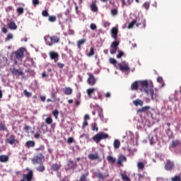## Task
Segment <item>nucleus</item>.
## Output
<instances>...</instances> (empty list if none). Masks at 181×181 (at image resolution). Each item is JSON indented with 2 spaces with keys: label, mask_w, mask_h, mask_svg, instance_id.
<instances>
[{
  "label": "nucleus",
  "mask_w": 181,
  "mask_h": 181,
  "mask_svg": "<svg viewBox=\"0 0 181 181\" xmlns=\"http://www.w3.org/2000/svg\"><path fill=\"white\" fill-rule=\"evenodd\" d=\"M157 81H158V83H163V78L162 77H160V76H158L157 78Z\"/></svg>",
  "instance_id": "nucleus-59"
},
{
  "label": "nucleus",
  "mask_w": 181,
  "mask_h": 181,
  "mask_svg": "<svg viewBox=\"0 0 181 181\" xmlns=\"http://www.w3.org/2000/svg\"><path fill=\"white\" fill-rule=\"evenodd\" d=\"M143 6L145 8V9H146V11H148V9H149V3L145 2L143 4Z\"/></svg>",
  "instance_id": "nucleus-57"
},
{
  "label": "nucleus",
  "mask_w": 181,
  "mask_h": 181,
  "mask_svg": "<svg viewBox=\"0 0 181 181\" xmlns=\"http://www.w3.org/2000/svg\"><path fill=\"white\" fill-rule=\"evenodd\" d=\"M141 91L145 93L148 97H151V100H156L158 98V94L153 92V86L152 83L148 82V81H142L141 82Z\"/></svg>",
  "instance_id": "nucleus-1"
},
{
  "label": "nucleus",
  "mask_w": 181,
  "mask_h": 181,
  "mask_svg": "<svg viewBox=\"0 0 181 181\" xmlns=\"http://www.w3.org/2000/svg\"><path fill=\"white\" fill-rule=\"evenodd\" d=\"M16 12H17V13H18V15H23V13L24 12V9L23 7H18L16 9Z\"/></svg>",
  "instance_id": "nucleus-38"
},
{
  "label": "nucleus",
  "mask_w": 181,
  "mask_h": 181,
  "mask_svg": "<svg viewBox=\"0 0 181 181\" xmlns=\"http://www.w3.org/2000/svg\"><path fill=\"white\" fill-rule=\"evenodd\" d=\"M44 40L48 46H53V45H56V43H59L60 37L58 35H46L44 37Z\"/></svg>",
  "instance_id": "nucleus-2"
},
{
  "label": "nucleus",
  "mask_w": 181,
  "mask_h": 181,
  "mask_svg": "<svg viewBox=\"0 0 181 181\" xmlns=\"http://www.w3.org/2000/svg\"><path fill=\"white\" fill-rule=\"evenodd\" d=\"M133 104L136 107H138V105H139L140 107H142V105H144V101H142L141 99H136L135 100H133Z\"/></svg>",
  "instance_id": "nucleus-23"
},
{
  "label": "nucleus",
  "mask_w": 181,
  "mask_h": 181,
  "mask_svg": "<svg viewBox=\"0 0 181 181\" xmlns=\"http://www.w3.org/2000/svg\"><path fill=\"white\" fill-rule=\"evenodd\" d=\"M110 13L112 16H116V15H118V10L117 8H112Z\"/></svg>",
  "instance_id": "nucleus-37"
},
{
  "label": "nucleus",
  "mask_w": 181,
  "mask_h": 181,
  "mask_svg": "<svg viewBox=\"0 0 181 181\" xmlns=\"http://www.w3.org/2000/svg\"><path fill=\"white\" fill-rule=\"evenodd\" d=\"M174 167L175 163H173V161H170V160H168L165 164V170H172V169H173Z\"/></svg>",
  "instance_id": "nucleus-14"
},
{
  "label": "nucleus",
  "mask_w": 181,
  "mask_h": 181,
  "mask_svg": "<svg viewBox=\"0 0 181 181\" xmlns=\"http://www.w3.org/2000/svg\"><path fill=\"white\" fill-rule=\"evenodd\" d=\"M134 25H136V26H139V25H142V23H136V20H133L131 23H129L128 29H131V28H134Z\"/></svg>",
  "instance_id": "nucleus-21"
},
{
  "label": "nucleus",
  "mask_w": 181,
  "mask_h": 181,
  "mask_svg": "<svg viewBox=\"0 0 181 181\" xmlns=\"http://www.w3.org/2000/svg\"><path fill=\"white\" fill-rule=\"evenodd\" d=\"M13 38V35L12 34H11V33H8L7 35L6 38V42H8V41L12 40Z\"/></svg>",
  "instance_id": "nucleus-49"
},
{
  "label": "nucleus",
  "mask_w": 181,
  "mask_h": 181,
  "mask_svg": "<svg viewBox=\"0 0 181 181\" xmlns=\"http://www.w3.org/2000/svg\"><path fill=\"white\" fill-rule=\"evenodd\" d=\"M118 46H119V42L114 41L112 42V44L110 45V54H115V53H117V51L119 49Z\"/></svg>",
  "instance_id": "nucleus-4"
},
{
  "label": "nucleus",
  "mask_w": 181,
  "mask_h": 181,
  "mask_svg": "<svg viewBox=\"0 0 181 181\" xmlns=\"http://www.w3.org/2000/svg\"><path fill=\"white\" fill-rule=\"evenodd\" d=\"M32 129V127H30V126H28V125H25V127H23V130L25 131V132L27 134H29V130Z\"/></svg>",
  "instance_id": "nucleus-46"
},
{
  "label": "nucleus",
  "mask_w": 181,
  "mask_h": 181,
  "mask_svg": "<svg viewBox=\"0 0 181 181\" xmlns=\"http://www.w3.org/2000/svg\"><path fill=\"white\" fill-rule=\"evenodd\" d=\"M137 167L139 170H144V169H145V164L143 162H139L137 163Z\"/></svg>",
  "instance_id": "nucleus-33"
},
{
  "label": "nucleus",
  "mask_w": 181,
  "mask_h": 181,
  "mask_svg": "<svg viewBox=\"0 0 181 181\" xmlns=\"http://www.w3.org/2000/svg\"><path fill=\"white\" fill-rule=\"evenodd\" d=\"M113 146L115 149L119 148V146H121V142L118 139H115L113 142Z\"/></svg>",
  "instance_id": "nucleus-28"
},
{
  "label": "nucleus",
  "mask_w": 181,
  "mask_h": 181,
  "mask_svg": "<svg viewBox=\"0 0 181 181\" xmlns=\"http://www.w3.org/2000/svg\"><path fill=\"white\" fill-rule=\"evenodd\" d=\"M43 159H45V156L42 153H40L37 156H35L31 160L34 165H36L37 163H42Z\"/></svg>",
  "instance_id": "nucleus-5"
},
{
  "label": "nucleus",
  "mask_w": 181,
  "mask_h": 181,
  "mask_svg": "<svg viewBox=\"0 0 181 181\" xmlns=\"http://www.w3.org/2000/svg\"><path fill=\"white\" fill-rule=\"evenodd\" d=\"M120 176L122 177V180L124 181H131V179L127 177L126 174L120 173Z\"/></svg>",
  "instance_id": "nucleus-35"
},
{
  "label": "nucleus",
  "mask_w": 181,
  "mask_h": 181,
  "mask_svg": "<svg viewBox=\"0 0 181 181\" xmlns=\"http://www.w3.org/2000/svg\"><path fill=\"white\" fill-rule=\"evenodd\" d=\"M148 110H151V107L144 106V107L137 110V114H139L141 112H146V111H148Z\"/></svg>",
  "instance_id": "nucleus-24"
},
{
  "label": "nucleus",
  "mask_w": 181,
  "mask_h": 181,
  "mask_svg": "<svg viewBox=\"0 0 181 181\" xmlns=\"http://www.w3.org/2000/svg\"><path fill=\"white\" fill-rule=\"evenodd\" d=\"M87 83L89 86H95V83H97V78H95L93 74H89V77L87 79Z\"/></svg>",
  "instance_id": "nucleus-10"
},
{
  "label": "nucleus",
  "mask_w": 181,
  "mask_h": 181,
  "mask_svg": "<svg viewBox=\"0 0 181 181\" xmlns=\"http://www.w3.org/2000/svg\"><path fill=\"white\" fill-rule=\"evenodd\" d=\"M52 115L56 118V119H57V117H59V110H54L52 112Z\"/></svg>",
  "instance_id": "nucleus-50"
},
{
  "label": "nucleus",
  "mask_w": 181,
  "mask_h": 181,
  "mask_svg": "<svg viewBox=\"0 0 181 181\" xmlns=\"http://www.w3.org/2000/svg\"><path fill=\"white\" fill-rule=\"evenodd\" d=\"M23 94L28 98H29L30 97H32V93L28 92V90L26 89L23 90Z\"/></svg>",
  "instance_id": "nucleus-36"
},
{
  "label": "nucleus",
  "mask_w": 181,
  "mask_h": 181,
  "mask_svg": "<svg viewBox=\"0 0 181 181\" xmlns=\"http://www.w3.org/2000/svg\"><path fill=\"white\" fill-rule=\"evenodd\" d=\"M94 91H95V88H90L86 90V93L89 98H93V95L94 94Z\"/></svg>",
  "instance_id": "nucleus-18"
},
{
  "label": "nucleus",
  "mask_w": 181,
  "mask_h": 181,
  "mask_svg": "<svg viewBox=\"0 0 181 181\" xmlns=\"http://www.w3.org/2000/svg\"><path fill=\"white\" fill-rule=\"evenodd\" d=\"M33 5H39V0H33Z\"/></svg>",
  "instance_id": "nucleus-64"
},
{
  "label": "nucleus",
  "mask_w": 181,
  "mask_h": 181,
  "mask_svg": "<svg viewBox=\"0 0 181 181\" xmlns=\"http://www.w3.org/2000/svg\"><path fill=\"white\" fill-rule=\"evenodd\" d=\"M96 176L98 179L104 180L105 179H107V177H110V173H108L107 171H105V173L98 172L96 173Z\"/></svg>",
  "instance_id": "nucleus-9"
},
{
  "label": "nucleus",
  "mask_w": 181,
  "mask_h": 181,
  "mask_svg": "<svg viewBox=\"0 0 181 181\" xmlns=\"http://www.w3.org/2000/svg\"><path fill=\"white\" fill-rule=\"evenodd\" d=\"M150 144L151 145H155V144H156V141H155V139H153V137L151 138Z\"/></svg>",
  "instance_id": "nucleus-61"
},
{
  "label": "nucleus",
  "mask_w": 181,
  "mask_h": 181,
  "mask_svg": "<svg viewBox=\"0 0 181 181\" xmlns=\"http://www.w3.org/2000/svg\"><path fill=\"white\" fill-rule=\"evenodd\" d=\"M8 160H9V157L8 156H5V155L0 156V162H1V163H5Z\"/></svg>",
  "instance_id": "nucleus-27"
},
{
  "label": "nucleus",
  "mask_w": 181,
  "mask_h": 181,
  "mask_svg": "<svg viewBox=\"0 0 181 181\" xmlns=\"http://www.w3.org/2000/svg\"><path fill=\"white\" fill-rule=\"evenodd\" d=\"M80 138L82 139V138H85V139H88L90 138V136H88V134H81L80 136Z\"/></svg>",
  "instance_id": "nucleus-54"
},
{
  "label": "nucleus",
  "mask_w": 181,
  "mask_h": 181,
  "mask_svg": "<svg viewBox=\"0 0 181 181\" xmlns=\"http://www.w3.org/2000/svg\"><path fill=\"white\" fill-rule=\"evenodd\" d=\"M107 160L109 162V163H115V158L112 157V156H107Z\"/></svg>",
  "instance_id": "nucleus-31"
},
{
  "label": "nucleus",
  "mask_w": 181,
  "mask_h": 181,
  "mask_svg": "<svg viewBox=\"0 0 181 181\" xmlns=\"http://www.w3.org/2000/svg\"><path fill=\"white\" fill-rule=\"evenodd\" d=\"M11 73H12V74H14V76H23V74H25V73H23V71H19L15 68L11 69Z\"/></svg>",
  "instance_id": "nucleus-19"
},
{
  "label": "nucleus",
  "mask_w": 181,
  "mask_h": 181,
  "mask_svg": "<svg viewBox=\"0 0 181 181\" xmlns=\"http://www.w3.org/2000/svg\"><path fill=\"white\" fill-rule=\"evenodd\" d=\"M56 19H57L56 16H48L49 22H54Z\"/></svg>",
  "instance_id": "nucleus-40"
},
{
  "label": "nucleus",
  "mask_w": 181,
  "mask_h": 181,
  "mask_svg": "<svg viewBox=\"0 0 181 181\" xmlns=\"http://www.w3.org/2000/svg\"><path fill=\"white\" fill-rule=\"evenodd\" d=\"M127 162V156L122 154H119L118 156V159L117 163L119 165V166H122V163Z\"/></svg>",
  "instance_id": "nucleus-13"
},
{
  "label": "nucleus",
  "mask_w": 181,
  "mask_h": 181,
  "mask_svg": "<svg viewBox=\"0 0 181 181\" xmlns=\"http://www.w3.org/2000/svg\"><path fill=\"white\" fill-rule=\"evenodd\" d=\"M88 125V122H87V120H84L82 127L86 128V127H87Z\"/></svg>",
  "instance_id": "nucleus-60"
},
{
  "label": "nucleus",
  "mask_w": 181,
  "mask_h": 181,
  "mask_svg": "<svg viewBox=\"0 0 181 181\" xmlns=\"http://www.w3.org/2000/svg\"><path fill=\"white\" fill-rule=\"evenodd\" d=\"M49 56L51 60H54V63H57V62H59V53L56 52H50L49 53Z\"/></svg>",
  "instance_id": "nucleus-12"
},
{
  "label": "nucleus",
  "mask_w": 181,
  "mask_h": 181,
  "mask_svg": "<svg viewBox=\"0 0 181 181\" xmlns=\"http://www.w3.org/2000/svg\"><path fill=\"white\" fill-rule=\"evenodd\" d=\"M108 138V134L104 132H99L93 137V141L95 144H99L103 139H107Z\"/></svg>",
  "instance_id": "nucleus-3"
},
{
  "label": "nucleus",
  "mask_w": 181,
  "mask_h": 181,
  "mask_svg": "<svg viewBox=\"0 0 181 181\" xmlns=\"http://www.w3.org/2000/svg\"><path fill=\"white\" fill-rule=\"evenodd\" d=\"M28 62L30 63L31 66H33V67H36V64H35V61L33 59V58H29L28 59Z\"/></svg>",
  "instance_id": "nucleus-48"
},
{
  "label": "nucleus",
  "mask_w": 181,
  "mask_h": 181,
  "mask_svg": "<svg viewBox=\"0 0 181 181\" xmlns=\"http://www.w3.org/2000/svg\"><path fill=\"white\" fill-rule=\"evenodd\" d=\"M12 9H13V7L9 6L6 8V11L7 12H11L12 11Z\"/></svg>",
  "instance_id": "nucleus-62"
},
{
  "label": "nucleus",
  "mask_w": 181,
  "mask_h": 181,
  "mask_svg": "<svg viewBox=\"0 0 181 181\" xmlns=\"http://www.w3.org/2000/svg\"><path fill=\"white\" fill-rule=\"evenodd\" d=\"M57 66L59 67V69H63V67H64V64L57 63Z\"/></svg>",
  "instance_id": "nucleus-58"
},
{
  "label": "nucleus",
  "mask_w": 181,
  "mask_h": 181,
  "mask_svg": "<svg viewBox=\"0 0 181 181\" xmlns=\"http://www.w3.org/2000/svg\"><path fill=\"white\" fill-rule=\"evenodd\" d=\"M111 33H112V37L115 40H117V39H118V28H112V30H111Z\"/></svg>",
  "instance_id": "nucleus-15"
},
{
  "label": "nucleus",
  "mask_w": 181,
  "mask_h": 181,
  "mask_svg": "<svg viewBox=\"0 0 181 181\" xmlns=\"http://www.w3.org/2000/svg\"><path fill=\"white\" fill-rule=\"evenodd\" d=\"M14 54L17 60H22L24 57V52L23 49H18L15 52Z\"/></svg>",
  "instance_id": "nucleus-11"
},
{
  "label": "nucleus",
  "mask_w": 181,
  "mask_h": 181,
  "mask_svg": "<svg viewBox=\"0 0 181 181\" xmlns=\"http://www.w3.org/2000/svg\"><path fill=\"white\" fill-rule=\"evenodd\" d=\"M74 139L73 137H69L67 139L66 142L67 144H73Z\"/></svg>",
  "instance_id": "nucleus-55"
},
{
  "label": "nucleus",
  "mask_w": 181,
  "mask_h": 181,
  "mask_svg": "<svg viewBox=\"0 0 181 181\" xmlns=\"http://www.w3.org/2000/svg\"><path fill=\"white\" fill-rule=\"evenodd\" d=\"M125 53L123 51H119L118 54H117V59H121L122 56H124Z\"/></svg>",
  "instance_id": "nucleus-45"
},
{
  "label": "nucleus",
  "mask_w": 181,
  "mask_h": 181,
  "mask_svg": "<svg viewBox=\"0 0 181 181\" xmlns=\"http://www.w3.org/2000/svg\"><path fill=\"white\" fill-rule=\"evenodd\" d=\"M53 122V119L52 117H49L45 119V123L47 124V125H50Z\"/></svg>",
  "instance_id": "nucleus-39"
},
{
  "label": "nucleus",
  "mask_w": 181,
  "mask_h": 181,
  "mask_svg": "<svg viewBox=\"0 0 181 181\" xmlns=\"http://www.w3.org/2000/svg\"><path fill=\"white\" fill-rule=\"evenodd\" d=\"M64 94L65 95H71L73 94V89L70 87H66L64 88Z\"/></svg>",
  "instance_id": "nucleus-26"
},
{
  "label": "nucleus",
  "mask_w": 181,
  "mask_h": 181,
  "mask_svg": "<svg viewBox=\"0 0 181 181\" xmlns=\"http://www.w3.org/2000/svg\"><path fill=\"white\" fill-rule=\"evenodd\" d=\"M8 29H11V30H16L18 29V25H16V23L13 21H11L8 23Z\"/></svg>",
  "instance_id": "nucleus-20"
},
{
  "label": "nucleus",
  "mask_w": 181,
  "mask_h": 181,
  "mask_svg": "<svg viewBox=\"0 0 181 181\" xmlns=\"http://www.w3.org/2000/svg\"><path fill=\"white\" fill-rule=\"evenodd\" d=\"M88 159L90 160H100V156L98 153H90L88 155Z\"/></svg>",
  "instance_id": "nucleus-16"
},
{
  "label": "nucleus",
  "mask_w": 181,
  "mask_h": 181,
  "mask_svg": "<svg viewBox=\"0 0 181 181\" xmlns=\"http://www.w3.org/2000/svg\"><path fill=\"white\" fill-rule=\"evenodd\" d=\"M45 165H40L37 168V172H45Z\"/></svg>",
  "instance_id": "nucleus-47"
},
{
  "label": "nucleus",
  "mask_w": 181,
  "mask_h": 181,
  "mask_svg": "<svg viewBox=\"0 0 181 181\" xmlns=\"http://www.w3.org/2000/svg\"><path fill=\"white\" fill-rule=\"evenodd\" d=\"M171 181H181L180 175H175V177H172Z\"/></svg>",
  "instance_id": "nucleus-41"
},
{
  "label": "nucleus",
  "mask_w": 181,
  "mask_h": 181,
  "mask_svg": "<svg viewBox=\"0 0 181 181\" xmlns=\"http://www.w3.org/2000/svg\"><path fill=\"white\" fill-rule=\"evenodd\" d=\"M61 168H62V165L58 164V163H54L51 166V169L54 172H59V170H60Z\"/></svg>",
  "instance_id": "nucleus-17"
},
{
  "label": "nucleus",
  "mask_w": 181,
  "mask_h": 181,
  "mask_svg": "<svg viewBox=\"0 0 181 181\" xmlns=\"http://www.w3.org/2000/svg\"><path fill=\"white\" fill-rule=\"evenodd\" d=\"M91 129L92 131H96V132L98 131V127H97V123L92 124Z\"/></svg>",
  "instance_id": "nucleus-43"
},
{
  "label": "nucleus",
  "mask_w": 181,
  "mask_h": 181,
  "mask_svg": "<svg viewBox=\"0 0 181 181\" xmlns=\"http://www.w3.org/2000/svg\"><path fill=\"white\" fill-rule=\"evenodd\" d=\"M19 141L15 137V135L11 134L8 136V138L6 139V144H9L10 145H15L18 144Z\"/></svg>",
  "instance_id": "nucleus-8"
},
{
  "label": "nucleus",
  "mask_w": 181,
  "mask_h": 181,
  "mask_svg": "<svg viewBox=\"0 0 181 181\" xmlns=\"http://www.w3.org/2000/svg\"><path fill=\"white\" fill-rule=\"evenodd\" d=\"M180 145V141L179 140H174L171 142L170 148H176Z\"/></svg>",
  "instance_id": "nucleus-25"
},
{
  "label": "nucleus",
  "mask_w": 181,
  "mask_h": 181,
  "mask_svg": "<svg viewBox=\"0 0 181 181\" xmlns=\"http://www.w3.org/2000/svg\"><path fill=\"white\" fill-rule=\"evenodd\" d=\"M33 179V171L30 170L27 174H23V179L20 181H32Z\"/></svg>",
  "instance_id": "nucleus-7"
},
{
  "label": "nucleus",
  "mask_w": 181,
  "mask_h": 181,
  "mask_svg": "<svg viewBox=\"0 0 181 181\" xmlns=\"http://www.w3.org/2000/svg\"><path fill=\"white\" fill-rule=\"evenodd\" d=\"M42 16L44 18H47V16H49V11H47V10H44L42 11Z\"/></svg>",
  "instance_id": "nucleus-44"
},
{
  "label": "nucleus",
  "mask_w": 181,
  "mask_h": 181,
  "mask_svg": "<svg viewBox=\"0 0 181 181\" xmlns=\"http://www.w3.org/2000/svg\"><path fill=\"white\" fill-rule=\"evenodd\" d=\"M35 151L37 152H39V151H41L42 152V151H45V146L42 145L40 147L35 148Z\"/></svg>",
  "instance_id": "nucleus-53"
},
{
  "label": "nucleus",
  "mask_w": 181,
  "mask_h": 181,
  "mask_svg": "<svg viewBox=\"0 0 181 181\" xmlns=\"http://www.w3.org/2000/svg\"><path fill=\"white\" fill-rule=\"evenodd\" d=\"M26 148H33L35 146L34 141H28L25 143Z\"/></svg>",
  "instance_id": "nucleus-30"
},
{
  "label": "nucleus",
  "mask_w": 181,
  "mask_h": 181,
  "mask_svg": "<svg viewBox=\"0 0 181 181\" xmlns=\"http://www.w3.org/2000/svg\"><path fill=\"white\" fill-rule=\"evenodd\" d=\"M0 131H6V126L2 123H0Z\"/></svg>",
  "instance_id": "nucleus-52"
},
{
  "label": "nucleus",
  "mask_w": 181,
  "mask_h": 181,
  "mask_svg": "<svg viewBox=\"0 0 181 181\" xmlns=\"http://www.w3.org/2000/svg\"><path fill=\"white\" fill-rule=\"evenodd\" d=\"M109 62H110V64H117V59H115L114 58H110Z\"/></svg>",
  "instance_id": "nucleus-51"
},
{
  "label": "nucleus",
  "mask_w": 181,
  "mask_h": 181,
  "mask_svg": "<svg viewBox=\"0 0 181 181\" xmlns=\"http://www.w3.org/2000/svg\"><path fill=\"white\" fill-rule=\"evenodd\" d=\"M86 42H87V40L86 39H81V40H79L78 41H77L78 47H79V49H80L82 45H84V43H86Z\"/></svg>",
  "instance_id": "nucleus-32"
},
{
  "label": "nucleus",
  "mask_w": 181,
  "mask_h": 181,
  "mask_svg": "<svg viewBox=\"0 0 181 181\" xmlns=\"http://www.w3.org/2000/svg\"><path fill=\"white\" fill-rule=\"evenodd\" d=\"M122 63L123 64L121 63L117 64L119 70L123 72L129 71L131 70V68L129 67V64L125 63V62H123Z\"/></svg>",
  "instance_id": "nucleus-6"
},
{
  "label": "nucleus",
  "mask_w": 181,
  "mask_h": 181,
  "mask_svg": "<svg viewBox=\"0 0 181 181\" xmlns=\"http://www.w3.org/2000/svg\"><path fill=\"white\" fill-rule=\"evenodd\" d=\"M131 89L132 90H138V81L134 82L131 86Z\"/></svg>",
  "instance_id": "nucleus-34"
},
{
  "label": "nucleus",
  "mask_w": 181,
  "mask_h": 181,
  "mask_svg": "<svg viewBox=\"0 0 181 181\" xmlns=\"http://www.w3.org/2000/svg\"><path fill=\"white\" fill-rule=\"evenodd\" d=\"M68 166H69L71 169H74V168H77V164H76L74 161L70 160L68 162Z\"/></svg>",
  "instance_id": "nucleus-29"
},
{
  "label": "nucleus",
  "mask_w": 181,
  "mask_h": 181,
  "mask_svg": "<svg viewBox=\"0 0 181 181\" xmlns=\"http://www.w3.org/2000/svg\"><path fill=\"white\" fill-rule=\"evenodd\" d=\"M105 98H110L111 97V93L110 92H107L105 94Z\"/></svg>",
  "instance_id": "nucleus-63"
},
{
  "label": "nucleus",
  "mask_w": 181,
  "mask_h": 181,
  "mask_svg": "<svg viewBox=\"0 0 181 181\" xmlns=\"http://www.w3.org/2000/svg\"><path fill=\"white\" fill-rule=\"evenodd\" d=\"M90 9L92 12H97L98 11L95 1H92V3L90 4Z\"/></svg>",
  "instance_id": "nucleus-22"
},
{
  "label": "nucleus",
  "mask_w": 181,
  "mask_h": 181,
  "mask_svg": "<svg viewBox=\"0 0 181 181\" xmlns=\"http://www.w3.org/2000/svg\"><path fill=\"white\" fill-rule=\"evenodd\" d=\"M87 56H88V57H90L91 56H94V48L93 47H90L89 53L87 54Z\"/></svg>",
  "instance_id": "nucleus-42"
},
{
  "label": "nucleus",
  "mask_w": 181,
  "mask_h": 181,
  "mask_svg": "<svg viewBox=\"0 0 181 181\" xmlns=\"http://www.w3.org/2000/svg\"><path fill=\"white\" fill-rule=\"evenodd\" d=\"M90 28L92 30H95V29H97V25L94 23H91L90 25Z\"/></svg>",
  "instance_id": "nucleus-56"
}]
</instances>
